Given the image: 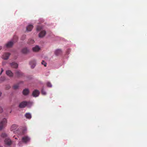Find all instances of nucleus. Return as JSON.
Segmentation results:
<instances>
[{
  "label": "nucleus",
  "mask_w": 147,
  "mask_h": 147,
  "mask_svg": "<svg viewBox=\"0 0 147 147\" xmlns=\"http://www.w3.org/2000/svg\"><path fill=\"white\" fill-rule=\"evenodd\" d=\"M47 86L49 87H51L52 86L51 83L49 82H48L47 83Z\"/></svg>",
  "instance_id": "obj_23"
},
{
  "label": "nucleus",
  "mask_w": 147,
  "mask_h": 147,
  "mask_svg": "<svg viewBox=\"0 0 147 147\" xmlns=\"http://www.w3.org/2000/svg\"><path fill=\"white\" fill-rule=\"evenodd\" d=\"M25 116L28 119H30L31 118V114L29 113H26L25 115Z\"/></svg>",
  "instance_id": "obj_18"
},
{
  "label": "nucleus",
  "mask_w": 147,
  "mask_h": 147,
  "mask_svg": "<svg viewBox=\"0 0 147 147\" xmlns=\"http://www.w3.org/2000/svg\"><path fill=\"white\" fill-rule=\"evenodd\" d=\"M3 112L2 109L0 107V113H2Z\"/></svg>",
  "instance_id": "obj_31"
},
{
  "label": "nucleus",
  "mask_w": 147,
  "mask_h": 147,
  "mask_svg": "<svg viewBox=\"0 0 147 147\" xmlns=\"http://www.w3.org/2000/svg\"><path fill=\"white\" fill-rule=\"evenodd\" d=\"M7 122V120L5 119H3L2 121H0V130L5 127Z\"/></svg>",
  "instance_id": "obj_3"
},
{
  "label": "nucleus",
  "mask_w": 147,
  "mask_h": 147,
  "mask_svg": "<svg viewBox=\"0 0 147 147\" xmlns=\"http://www.w3.org/2000/svg\"><path fill=\"white\" fill-rule=\"evenodd\" d=\"M10 54L8 53H4L3 55V58L5 60L7 59Z\"/></svg>",
  "instance_id": "obj_8"
},
{
  "label": "nucleus",
  "mask_w": 147,
  "mask_h": 147,
  "mask_svg": "<svg viewBox=\"0 0 147 147\" xmlns=\"http://www.w3.org/2000/svg\"><path fill=\"white\" fill-rule=\"evenodd\" d=\"M42 64L45 67H46L47 66V63L43 60L42 62Z\"/></svg>",
  "instance_id": "obj_28"
},
{
  "label": "nucleus",
  "mask_w": 147,
  "mask_h": 147,
  "mask_svg": "<svg viewBox=\"0 0 147 147\" xmlns=\"http://www.w3.org/2000/svg\"><path fill=\"white\" fill-rule=\"evenodd\" d=\"M32 50L33 51H37V45H36L34 47H33L32 48Z\"/></svg>",
  "instance_id": "obj_27"
},
{
  "label": "nucleus",
  "mask_w": 147,
  "mask_h": 147,
  "mask_svg": "<svg viewBox=\"0 0 147 147\" xmlns=\"http://www.w3.org/2000/svg\"><path fill=\"white\" fill-rule=\"evenodd\" d=\"M11 88V86L9 85H7L6 86L5 89L8 90L10 89Z\"/></svg>",
  "instance_id": "obj_29"
},
{
  "label": "nucleus",
  "mask_w": 147,
  "mask_h": 147,
  "mask_svg": "<svg viewBox=\"0 0 147 147\" xmlns=\"http://www.w3.org/2000/svg\"><path fill=\"white\" fill-rule=\"evenodd\" d=\"M20 128L16 124H13L11 127L10 128L11 131H13V133L16 134Z\"/></svg>",
  "instance_id": "obj_2"
},
{
  "label": "nucleus",
  "mask_w": 147,
  "mask_h": 147,
  "mask_svg": "<svg viewBox=\"0 0 147 147\" xmlns=\"http://www.w3.org/2000/svg\"><path fill=\"white\" fill-rule=\"evenodd\" d=\"M39 93H40L39 92L38 90H37V96L39 95Z\"/></svg>",
  "instance_id": "obj_33"
},
{
  "label": "nucleus",
  "mask_w": 147,
  "mask_h": 147,
  "mask_svg": "<svg viewBox=\"0 0 147 147\" xmlns=\"http://www.w3.org/2000/svg\"><path fill=\"white\" fill-rule=\"evenodd\" d=\"M30 140V138L29 137L27 136H25L22 137V141H20L18 144V145L20 146L22 145V142L25 144H26L29 142Z\"/></svg>",
  "instance_id": "obj_1"
},
{
  "label": "nucleus",
  "mask_w": 147,
  "mask_h": 147,
  "mask_svg": "<svg viewBox=\"0 0 147 147\" xmlns=\"http://www.w3.org/2000/svg\"><path fill=\"white\" fill-rule=\"evenodd\" d=\"M7 135L5 133H3L1 135V136L3 138H5L7 137Z\"/></svg>",
  "instance_id": "obj_22"
},
{
  "label": "nucleus",
  "mask_w": 147,
  "mask_h": 147,
  "mask_svg": "<svg viewBox=\"0 0 147 147\" xmlns=\"http://www.w3.org/2000/svg\"><path fill=\"white\" fill-rule=\"evenodd\" d=\"M62 53L61 50L60 49H58L56 50L55 52V54L56 55H58L61 54Z\"/></svg>",
  "instance_id": "obj_17"
},
{
  "label": "nucleus",
  "mask_w": 147,
  "mask_h": 147,
  "mask_svg": "<svg viewBox=\"0 0 147 147\" xmlns=\"http://www.w3.org/2000/svg\"><path fill=\"white\" fill-rule=\"evenodd\" d=\"M1 94H2L1 92H0V96H1Z\"/></svg>",
  "instance_id": "obj_35"
},
{
  "label": "nucleus",
  "mask_w": 147,
  "mask_h": 147,
  "mask_svg": "<svg viewBox=\"0 0 147 147\" xmlns=\"http://www.w3.org/2000/svg\"><path fill=\"white\" fill-rule=\"evenodd\" d=\"M0 80L2 81H4L5 80V76H1L0 78Z\"/></svg>",
  "instance_id": "obj_26"
},
{
  "label": "nucleus",
  "mask_w": 147,
  "mask_h": 147,
  "mask_svg": "<svg viewBox=\"0 0 147 147\" xmlns=\"http://www.w3.org/2000/svg\"><path fill=\"white\" fill-rule=\"evenodd\" d=\"M41 93L43 95H45L46 94V93L44 90L43 88H42L41 90Z\"/></svg>",
  "instance_id": "obj_25"
},
{
  "label": "nucleus",
  "mask_w": 147,
  "mask_h": 147,
  "mask_svg": "<svg viewBox=\"0 0 147 147\" xmlns=\"http://www.w3.org/2000/svg\"><path fill=\"white\" fill-rule=\"evenodd\" d=\"M10 64L11 67L13 68H16L18 67V64L14 62H13Z\"/></svg>",
  "instance_id": "obj_12"
},
{
  "label": "nucleus",
  "mask_w": 147,
  "mask_h": 147,
  "mask_svg": "<svg viewBox=\"0 0 147 147\" xmlns=\"http://www.w3.org/2000/svg\"><path fill=\"white\" fill-rule=\"evenodd\" d=\"M19 87V85L18 84H16L14 85L13 87V88L14 89H17Z\"/></svg>",
  "instance_id": "obj_24"
},
{
  "label": "nucleus",
  "mask_w": 147,
  "mask_h": 147,
  "mask_svg": "<svg viewBox=\"0 0 147 147\" xmlns=\"http://www.w3.org/2000/svg\"><path fill=\"white\" fill-rule=\"evenodd\" d=\"M26 130L27 129L26 128H24L23 130H22L21 128H20L18 131V133L16 134L20 136L23 135L25 133Z\"/></svg>",
  "instance_id": "obj_4"
},
{
  "label": "nucleus",
  "mask_w": 147,
  "mask_h": 147,
  "mask_svg": "<svg viewBox=\"0 0 147 147\" xmlns=\"http://www.w3.org/2000/svg\"><path fill=\"white\" fill-rule=\"evenodd\" d=\"M34 40L32 39H30L28 41V44L30 45H32L34 44Z\"/></svg>",
  "instance_id": "obj_19"
},
{
  "label": "nucleus",
  "mask_w": 147,
  "mask_h": 147,
  "mask_svg": "<svg viewBox=\"0 0 147 147\" xmlns=\"http://www.w3.org/2000/svg\"><path fill=\"white\" fill-rule=\"evenodd\" d=\"M33 26L32 25H29L26 28V30L28 31H31L33 28Z\"/></svg>",
  "instance_id": "obj_15"
},
{
  "label": "nucleus",
  "mask_w": 147,
  "mask_h": 147,
  "mask_svg": "<svg viewBox=\"0 0 147 147\" xmlns=\"http://www.w3.org/2000/svg\"><path fill=\"white\" fill-rule=\"evenodd\" d=\"M28 102L26 101H23L19 104V107L20 108H25L28 105Z\"/></svg>",
  "instance_id": "obj_5"
},
{
  "label": "nucleus",
  "mask_w": 147,
  "mask_h": 147,
  "mask_svg": "<svg viewBox=\"0 0 147 147\" xmlns=\"http://www.w3.org/2000/svg\"><path fill=\"white\" fill-rule=\"evenodd\" d=\"M6 74L9 77H12L13 76V73L10 70H8L6 71Z\"/></svg>",
  "instance_id": "obj_9"
},
{
  "label": "nucleus",
  "mask_w": 147,
  "mask_h": 147,
  "mask_svg": "<svg viewBox=\"0 0 147 147\" xmlns=\"http://www.w3.org/2000/svg\"><path fill=\"white\" fill-rule=\"evenodd\" d=\"M25 38H26V36L23 35L22 37V39L23 40L25 39Z\"/></svg>",
  "instance_id": "obj_30"
},
{
  "label": "nucleus",
  "mask_w": 147,
  "mask_h": 147,
  "mask_svg": "<svg viewBox=\"0 0 147 147\" xmlns=\"http://www.w3.org/2000/svg\"><path fill=\"white\" fill-rule=\"evenodd\" d=\"M2 73H1V72L0 73V75H1Z\"/></svg>",
  "instance_id": "obj_39"
},
{
  "label": "nucleus",
  "mask_w": 147,
  "mask_h": 147,
  "mask_svg": "<svg viewBox=\"0 0 147 147\" xmlns=\"http://www.w3.org/2000/svg\"><path fill=\"white\" fill-rule=\"evenodd\" d=\"M29 51L28 49L26 48H23L22 50V52L24 54H26L28 53Z\"/></svg>",
  "instance_id": "obj_13"
},
{
  "label": "nucleus",
  "mask_w": 147,
  "mask_h": 147,
  "mask_svg": "<svg viewBox=\"0 0 147 147\" xmlns=\"http://www.w3.org/2000/svg\"><path fill=\"white\" fill-rule=\"evenodd\" d=\"M4 142L5 144L8 145H11V140L9 138H6L4 140Z\"/></svg>",
  "instance_id": "obj_10"
},
{
  "label": "nucleus",
  "mask_w": 147,
  "mask_h": 147,
  "mask_svg": "<svg viewBox=\"0 0 147 147\" xmlns=\"http://www.w3.org/2000/svg\"><path fill=\"white\" fill-rule=\"evenodd\" d=\"M30 64L32 68H34L36 66L35 62L34 61H32L30 62Z\"/></svg>",
  "instance_id": "obj_16"
},
{
  "label": "nucleus",
  "mask_w": 147,
  "mask_h": 147,
  "mask_svg": "<svg viewBox=\"0 0 147 147\" xmlns=\"http://www.w3.org/2000/svg\"><path fill=\"white\" fill-rule=\"evenodd\" d=\"M32 95L34 97L37 96V90H35L32 92Z\"/></svg>",
  "instance_id": "obj_21"
},
{
  "label": "nucleus",
  "mask_w": 147,
  "mask_h": 147,
  "mask_svg": "<svg viewBox=\"0 0 147 147\" xmlns=\"http://www.w3.org/2000/svg\"><path fill=\"white\" fill-rule=\"evenodd\" d=\"M46 34V31L45 30H41L38 34V36L40 38H43Z\"/></svg>",
  "instance_id": "obj_7"
},
{
  "label": "nucleus",
  "mask_w": 147,
  "mask_h": 147,
  "mask_svg": "<svg viewBox=\"0 0 147 147\" xmlns=\"http://www.w3.org/2000/svg\"><path fill=\"white\" fill-rule=\"evenodd\" d=\"M16 76L17 77H20L24 75L23 74L20 70H16L15 73Z\"/></svg>",
  "instance_id": "obj_6"
},
{
  "label": "nucleus",
  "mask_w": 147,
  "mask_h": 147,
  "mask_svg": "<svg viewBox=\"0 0 147 147\" xmlns=\"http://www.w3.org/2000/svg\"><path fill=\"white\" fill-rule=\"evenodd\" d=\"M13 42L12 41L8 42L6 45V46L7 48H9L11 47L13 45Z\"/></svg>",
  "instance_id": "obj_11"
},
{
  "label": "nucleus",
  "mask_w": 147,
  "mask_h": 147,
  "mask_svg": "<svg viewBox=\"0 0 147 147\" xmlns=\"http://www.w3.org/2000/svg\"><path fill=\"white\" fill-rule=\"evenodd\" d=\"M2 47L1 46H0V50L2 49Z\"/></svg>",
  "instance_id": "obj_36"
},
{
  "label": "nucleus",
  "mask_w": 147,
  "mask_h": 147,
  "mask_svg": "<svg viewBox=\"0 0 147 147\" xmlns=\"http://www.w3.org/2000/svg\"><path fill=\"white\" fill-rule=\"evenodd\" d=\"M0 147H1V146H0Z\"/></svg>",
  "instance_id": "obj_40"
},
{
  "label": "nucleus",
  "mask_w": 147,
  "mask_h": 147,
  "mask_svg": "<svg viewBox=\"0 0 147 147\" xmlns=\"http://www.w3.org/2000/svg\"><path fill=\"white\" fill-rule=\"evenodd\" d=\"M18 37L16 36H13V42H17L18 40Z\"/></svg>",
  "instance_id": "obj_20"
},
{
  "label": "nucleus",
  "mask_w": 147,
  "mask_h": 147,
  "mask_svg": "<svg viewBox=\"0 0 147 147\" xmlns=\"http://www.w3.org/2000/svg\"><path fill=\"white\" fill-rule=\"evenodd\" d=\"M40 48L37 45V52L39 51L40 50Z\"/></svg>",
  "instance_id": "obj_32"
},
{
  "label": "nucleus",
  "mask_w": 147,
  "mask_h": 147,
  "mask_svg": "<svg viewBox=\"0 0 147 147\" xmlns=\"http://www.w3.org/2000/svg\"><path fill=\"white\" fill-rule=\"evenodd\" d=\"M15 139H17V137H15Z\"/></svg>",
  "instance_id": "obj_38"
},
{
  "label": "nucleus",
  "mask_w": 147,
  "mask_h": 147,
  "mask_svg": "<svg viewBox=\"0 0 147 147\" xmlns=\"http://www.w3.org/2000/svg\"><path fill=\"white\" fill-rule=\"evenodd\" d=\"M29 92V90L28 89H25L23 91V94L24 95H28Z\"/></svg>",
  "instance_id": "obj_14"
},
{
  "label": "nucleus",
  "mask_w": 147,
  "mask_h": 147,
  "mask_svg": "<svg viewBox=\"0 0 147 147\" xmlns=\"http://www.w3.org/2000/svg\"><path fill=\"white\" fill-rule=\"evenodd\" d=\"M3 69L2 68L1 72V73H2L3 72Z\"/></svg>",
  "instance_id": "obj_34"
},
{
  "label": "nucleus",
  "mask_w": 147,
  "mask_h": 147,
  "mask_svg": "<svg viewBox=\"0 0 147 147\" xmlns=\"http://www.w3.org/2000/svg\"><path fill=\"white\" fill-rule=\"evenodd\" d=\"M37 30H39V28H38V27L37 26Z\"/></svg>",
  "instance_id": "obj_37"
}]
</instances>
